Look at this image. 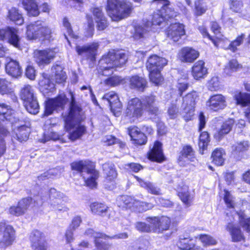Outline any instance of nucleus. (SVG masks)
I'll use <instances>...</instances> for the list:
<instances>
[{
  "instance_id": "nucleus-1",
  "label": "nucleus",
  "mask_w": 250,
  "mask_h": 250,
  "mask_svg": "<svg viewBox=\"0 0 250 250\" xmlns=\"http://www.w3.org/2000/svg\"><path fill=\"white\" fill-rule=\"evenodd\" d=\"M82 120L81 108L76 104L74 98L71 95L70 111L65 118L64 121L65 127L67 131H70L69 138L72 141L80 138L85 131L84 126L80 125Z\"/></svg>"
},
{
  "instance_id": "nucleus-2",
  "label": "nucleus",
  "mask_w": 250,
  "mask_h": 250,
  "mask_svg": "<svg viewBox=\"0 0 250 250\" xmlns=\"http://www.w3.org/2000/svg\"><path fill=\"white\" fill-rule=\"evenodd\" d=\"M132 4L125 0H107L106 10L112 21H118L128 17Z\"/></svg>"
},
{
  "instance_id": "nucleus-3",
  "label": "nucleus",
  "mask_w": 250,
  "mask_h": 250,
  "mask_svg": "<svg viewBox=\"0 0 250 250\" xmlns=\"http://www.w3.org/2000/svg\"><path fill=\"white\" fill-rule=\"evenodd\" d=\"M127 59L125 54L113 50L109 52L107 55L104 56L99 61V72L104 75H108L113 72L112 69L117 67H121L125 64Z\"/></svg>"
},
{
  "instance_id": "nucleus-4",
  "label": "nucleus",
  "mask_w": 250,
  "mask_h": 250,
  "mask_svg": "<svg viewBox=\"0 0 250 250\" xmlns=\"http://www.w3.org/2000/svg\"><path fill=\"white\" fill-rule=\"evenodd\" d=\"M71 167L72 169L82 173V176L87 186L90 188L96 187V180L99 177V172L95 170L93 163L86 161L76 162L71 164Z\"/></svg>"
},
{
  "instance_id": "nucleus-5",
  "label": "nucleus",
  "mask_w": 250,
  "mask_h": 250,
  "mask_svg": "<svg viewBox=\"0 0 250 250\" xmlns=\"http://www.w3.org/2000/svg\"><path fill=\"white\" fill-rule=\"evenodd\" d=\"M20 96L29 113L36 114L39 112V105L35 95L34 90L30 85L25 84L21 88Z\"/></svg>"
},
{
  "instance_id": "nucleus-6",
  "label": "nucleus",
  "mask_w": 250,
  "mask_h": 250,
  "mask_svg": "<svg viewBox=\"0 0 250 250\" xmlns=\"http://www.w3.org/2000/svg\"><path fill=\"white\" fill-rule=\"evenodd\" d=\"M26 35L29 40L42 38L49 40L51 37V30L42 21H38L30 23L26 27Z\"/></svg>"
},
{
  "instance_id": "nucleus-7",
  "label": "nucleus",
  "mask_w": 250,
  "mask_h": 250,
  "mask_svg": "<svg viewBox=\"0 0 250 250\" xmlns=\"http://www.w3.org/2000/svg\"><path fill=\"white\" fill-rule=\"evenodd\" d=\"M224 193V199L227 207L234 209L235 214L238 216L241 226L247 232H250V218H246L243 212L237 210L238 208L237 205L234 202L233 197L228 190H225Z\"/></svg>"
},
{
  "instance_id": "nucleus-8",
  "label": "nucleus",
  "mask_w": 250,
  "mask_h": 250,
  "mask_svg": "<svg viewBox=\"0 0 250 250\" xmlns=\"http://www.w3.org/2000/svg\"><path fill=\"white\" fill-rule=\"evenodd\" d=\"M198 95L196 91H192L187 94L183 99L182 114L186 121L191 120L194 113V106L198 99Z\"/></svg>"
},
{
  "instance_id": "nucleus-9",
  "label": "nucleus",
  "mask_w": 250,
  "mask_h": 250,
  "mask_svg": "<svg viewBox=\"0 0 250 250\" xmlns=\"http://www.w3.org/2000/svg\"><path fill=\"white\" fill-rule=\"evenodd\" d=\"M68 199L63 193L57 191L55 188H51L49 191L48 204L56 211H67L69 208L65 205Z\"/></svg>"
},
{
  "instance_id": "nucleus-10",
  "label": "nucleus",
  "mask_w": 250,
  "mask_h": 250,
  "mask_svg": "<svg viewBox=\"0 0 250 250\" xmlns=\"http://www.w3.org/2000/svg\"><path fill=\"white\" fill-rule=\"evenodd\" d=\"M142 101L138 98H132L127 103L125 113L126 116L134 121L142 116L144 110Z\"/></svg>"
},
{
  "instance_id": "nucleus-11",
  "label": "nucleus",
  "mask_w": 250,
  "mask_h": 250,
  "mask_svg": "<svg viewBox=\"0 0 250 250\" xmlns=\"http://www.w3.org/2000/svg\"><path fill=\"white\" fill-rule=\"evenodd\" d=\"M56 55L54 49H47L43 50H36L33 57L34 61L39 65L48 64L53 60Z\"/></svg>"
},
{
  "instance_id": "nucleus-12",
  "label": "nucleus",
  "mask_w": 250,
  "mask_h": 250,
  "mask_svg": "<svg viewBox=\"0 0 250 250\" xmlns=\"http://www.w3.org/2000/svg\"><path fill=\"white\" fill-rule=\"evenodd\" d=\"M146 220L151 224L152 230L157 233L168 230L171 223L170 218L167 216L149 217Z\"/></svg>"
},
{
  "instance_id": "nucleus-13",
  "label": "nucleus",
  "mask_w": 250,
  "mask_h": 250,
  "mask_svg": "<svg viewBox=\"0 0 250 250\" xmlns=\"http://www.w3.org/2000/svg\"><path fill=\"white\" fill-rule=\"evenodd\" d=\"M99 46L97 42H93L84 46L77 45L76 51L79 55L93 61L97 55Z\"/></svg>"
},
{
  "instance_id": "nucleus-14",
  "label": "nucleus",
  "mask_w": 250,
  "mask_h": 250,
  "mask_svg": "<svg viewBox=\"0 0 250 250\" xmlns=\"http://www.w3.org/2000/svg\"><path fill=\"white\" fill-rule=\"evenodd\" d=\"M7 40L8 42L14 46L20 47V38L18 35V31L14 28L7 27L0 29V40Z\"/></svg>"
},
{
  "instance_id": "nucleus-15",
  "label": "nucleus",
  "mask_w": 250,
  "mask_h": 250,
  "mask_svg": "<svg viewBox=\"0 0 250 250\" xmlns=\"http://www.w3.org/2000/svg\"><path fill=\"white\" fill-rule=\"evenodd\" d=\"M185 25L179 22L171 24L167 31V37L174 42H178L186 34Z\"/></svg>"
},
{
  "instance_id": "nucleus-16",
  "label": "nucleus",
  "mask_w": 250,
  "mask_h": 250,
  "mask_svg": "<svg viewBox=\"0 0 250 250\" xmlns=\"http://www.w3.org/2000/svg\"><path fill=\"white\" fill-rule=\"evenodd\" d=\"M33 250H47V246L44 234L38 230L32 231L30 237Z\"/></svg>"
},
{
  "instance_id": "nucleus-17",
  "label": "nucleus",
  "mask_w": 250,
  "mask_h": 250,
  "mask_svg": "<svg viewBox=\"0 0 250 250\" xmlns=\"http://www.w3.org/2000/svg\"><path fill=\"white\" fill-rule=\"evenodd\" d=\"M227 105L226 98L222 94L213 95L207 102V107L214 111L224 109Z\"/></svg>"
},
{
  "instance_id": "nucleus-18",
  "label": "nucleus",
  "mask_w": 250,
  "mask_h": 250,
  "mask_svg": "<svg viewBox=\"0 0 250 250\" xmlns=\"http://www.w3.org/2000/svg\"><path fill=\"white\" fill-rule=\"evenodd\" d=\"M167 63L164 58L153 55L149 57L146 62V67L149 71H161Z\"/></svg>"
},
{
  "instance_id": "nucleus-19",
  "label": "nucleus",
  "mask_w": 250,
  "mask_h": 250,
  "mask_svg": "<svg viewBox=\"0 0 250 250\" xmlns=\"http://www.w3.org/2000/svg\"><path fill=\"white\" fill-rule=\"evenodd\" d=\"M65 102V96H60L55 99H50L46 101L45 106L44 115L49 116L57 107H62Z\"/></svg>"
},
{
  "instance_id": "nucleus-20",
  "label": "nucleus",
  "mask_w": 250,
  "mask_h": 250,
  "mask_svg": "<svg viewBox=\"0 0 250 250\" xmlns=\"http://www.w3.org/2000/svg\"><path fill=\"white\" fill-rule=\"evenodd\" d=\"M195 159L194 152L190 146H184L178 158V162L180 166H185L189 162H194Z\"/></svg>"
},
{
  "instance_id": "nucleus-21",
  "label": "nucleus",
  "mask_w": 250,
  "mask_h": 250,
  "mask_svg": "<svg viewBox=\"0 0 250 250\" xmlns=\"http://www.w3.org/2000/svg\"><path fill=\"white\" fill-rule=\"evenodd\" d=\"M153 2L162 5L160 12L166 20L177 16V12L175 11L168 0H153Z\"/></svg>"
},
{
  "instance_id": "nucleus-22",
  "label": "nucleus",
  "mask_w": 250,
  "mask_h": 250,
  "mask_svg": "<svg viewBox=\"0 0 250 250\" xmlns=\"http://www.w3.org/2000/svg\"><path fill=\"white\" fill-rule=\"evenodd\" d=\"M199 55V52L196 50L188 47L182 48L179 52V56L181 61L185 62H192Z\"/></svg>"
},
{
  "instance_id": "nucleus-23",
  "label": "nucleus",
  "mask_w": 250,
  "mask_h": 250,
  "mask_svg": "<svg viewBox=\"0 0 250 250\" xmlns=\"http://www.w3.org/2000/svg\"><path fill=\"white\" fill-rule=\"evenodd\" d=\"M128 131L133 144L138 145H142L146 144L147 142L146 136L137 127H130L128 128Z\"/></svg>"
},
{
  "instance_id": "nucleus-24",
  "label": "nucleus",
  "mask_w": 250,
  "mask_h": 250,
  "mask_svg": "<svg viewBox=\"0 0 250 250\" xmlns=\"http://www.w3.org/2000/svg\"><path fill=\"white\" fill-rule=\"evenodd\" d=\"M3 225L4 229L0 236V243L2 245L7 246L11 245L15 239V230L11 226H5L4 224Z\"/></svg>"
},
{
  "instance_id": "nucleus-25",
  "label": "nucleus",
  "mask_w": 250,
  "mask_h": 250,
  "mask_svg": "<svg viewBox=\"0 0 250 250\" xmlns=\"http://www.w3.org/2000/svg\"><path fill=\"white\" fill-rule=\"evenodd\" d=\"M32 199L31 198H24L21 200L17 206H13L9 209V213L15 216H20L24 214L29 207Z\"/></svg>"
},
{
  "instance_id": "nucleus-26",
  "label": "nucleus",
  "mask_w": 250,
  "mask_h": 250,
  "mask_svg": "<svg viewBox=\"0 0 250 250\" xmlns=\"http://www.w3.org/2000/svg\"><path fill=\"white\" fill-rule=\"evenodd\" d=\"M103 99L107 101L110 106V109L113 112H118L122 106L118 96L113 91L104 94L103 97Z\"/></svg>"
},
{
  "instance_id": "nucleus-27",
  "label": "nucleus",
  "mask_w": 250,
  "mask_h": 250,
  "mask_svg": "<svg viewBox=\"0 0 250 250\" xmlns=\"http://www.w3.org/2000/svg\"><path fill=\"white\" fill-rule=\"evenodd\" d=\"M162 144L156 141L148 153V159L152 161L161 162L164 160V156L162 149Z\"/></svg>"
},
{
  "instance_id": "nucleus-28",
  "label": "nucleus",
  "mask_w": 250,
  "mask_h": 250,
  "mask_svg": "<svg viewBox=\"0 0 250 250\" xmlns=\"http://www.w3.org/2000/svg\"><path fill=\"white\" fill-rule=\"evenodd\" d=\"M208 73V69L205 66V62L202 60L196 62L192 67V75L196 80L204 78Z\"/></svg>"
},
{
  "instance_id": "nucleus-29",
  "label": "nucleus",
  "mask_w": 250,
  "mask_h": 250,
  "mask_svg": "<svg viewBox=\"0 0 250 250\" xmlns=\"http://www.w3.org/2000/svg\"><path fill=\"white\" fill-rule=\"evenodd\" d=\"M0 93L1 95H9L14 102L17 101V97L14 93L11 83L5 79L0 78Z\"/></svg>"
},
{
  "instance_id": "nucleus-30",
  "label": "nucleus",
  "mask_w": 250,
  "mask_h": 250,
  "mask_svg": "<svg viewBox=\"0 0 250 250\" xmlns=\"http://www.w3.org/2000/svg\"><path fill=\"white\" fill-rule=\"evenodd\" d=\"M103 173L106 182H114L117 177V172L112 163H106L103 165Z\"/></svg>"
},
{
  "instance_id": "nucleus-31",
  "label": "nucleus",
  "mask_w": 250,
  "mask_h": 250,
  "mask_svg": "<svg viewBox=\"0 0 250 250\" xmlns=\"http://www.w3.org/2000/svg\"><path fill=\"white\" fill-rule=\"evenodd\" d=\"M13 124L17 139L21 142L27 140L29 134V129L23 125H21L19 126L17 125L16 122L13 123Z\"/></svg>"
},
{
  "instance_id": "nucleus-32",
  "label": "nucleus",
  "mask_w": 250,
  "mask_h": 250,
  "mask_svg": "<svg viewBox=\"0 0 250 250\" xmlns=\"http://www.w3.org/2000/svg\"><path fill=\"white\" fill-rule=\"evenodd\" d=\"M6 73L13 77L17 78L21 75V68L19 62L14 60H11L5 66Z\"/></svg>"
},
{
  "instance_id": "nucleus-33",
  "label": "nucleus",
  "mask_w": 250,
  "mask_h": 250,
  "mask_svg": "<svg viewBox=\"0 0 250 250\" xmlns=\"http://www.w3.org/2000/svg\"><path fill=\"white\" fill-rule=\"evenodd\" d=\"M147 82L145 79L138 75L132 76L129 80V85L131 88L143 91L146 86Z\"/></svg>"
},
{
  "instance_id": "nucleus-34",
  "label": "nucleus",
  "mask_w": 250,
  "mask_h": 250,
  "mask_svg": "<svg viewBox=\"0 0 250 250\" xmlns=\"http://www.w3.org/2000/svg\"><path fill=\"white\" fill-rule=\"evenodd\" d=\"M227 229L231 236L233 242H239L244 239V235L238 226L235 224L229 223L227 226Z\"/></svg>"
},
{
  "instance_id": "nucleus-35",
  "label": "nucleus",
  "mask_w": 250,
  "mask_h": 250,
  "mask_svg": "<svg viewBox=\"0 0 250 250\" xmlns=\"http://www.w3.org/2000/svg\"><path fill=\"white\" fill-rule=\"evenodd\" d=\"M22 3L30 16H37L39 15L38 6L35 0H22Z\"/></svg>"
},
{
  "instance_id": "nucleus-36",
  "label": "nucleus",
  "mask_w": 250,
  "mask_h": 250,
  "mask_svg": "<svg viewBox=\"0 0 250 250\" xmlns=\"http://www.w3.org/2000/svg\"><path fill=\"white\" fill-rule=\"evenodd\" d=\"M234 121L233 119H229L225 121L222 125L220 129L214 135L216 139L220 140L224 135L228 134L232 129Z\"/></svg>"
},
{
  "instance_id": "nucleus-37",
  "label": "nucleus",
  "mask_w": 250,
  "mask_h": 250,
  "mask_svg": "<svg viewBox=\"0 0 250 250\" xmlns=\"http://www.w3.org/2000/svg\"><path fill=\"white\" fill-rule=\"evenodd\" d=\"M155 99L153 96L145 97L142 101L143 106H145L150 114L156 115L158 110V108L154 105Z\"/></svg>"
},
{
  "instance_id": "nucleus-38",
  "label": "nucleus",
  "mask_w": 250,
  "mask_h": 250,
  "mask_svg": "<svg viewBox=\"0 0 250 250\" xmlns=\"http://www.w3.org/2000/svg\"><path fill=\"white\" fill-rule=\"evenodd\" d=\"M165 20H166L163 15L159 11L158 13H154L151 21H147L145 23V26L147 28L151 27L154 28V26L163 24Z\"/></svg>"
},
{
  "instance_id": "nucleus-39",
  "label": "nucleus",
  "mask_w": 250,
  "mask_h": 250,
  "mask_svg": "<svg viewBox=\"0 0 250 250\" xmlns=\"http://www.w3.org/2000/svg\"><path fill=\"white\" fill-rule=\"evenodd\" d=\"M52 70L54 73V77L56 83H61L65 81L66 75L62 66L55 65L52 67Z\"/></svg>"
},
{
  "instance_id": "nucleus-40",
  "label": "nucleus",
  "mask_w": 250,
  "mask_h": 250,
  "mask_svg": "<svg viewBox=\"0 0 250 250\" xmlns=\"http://www.w3.org/2000/svg\"><path fill=\"white\" fill-rule=\"evenodd\" d=\"M108 207L100 203H93L90 205L92 212L100 216H104L108 211Z\"/></svg>"
},
{
  "instance_id": "nucleus-41",
  "label": "nucleus",
  "mask_w": 250,
  "mask_h": 250,
  "mask_svg": "<svg viewBox=\"0 0 250 250\" xmlns=\"http://www.w3.org/2000/svg\"><path fill=\"white\" fill-rule=\"evenodd\" d=\"M225 151L223 149L217 148L212 153L213 162L217 166H222L225 161Z\"/></svg>"
},
{
  "instance_id": "nucleus-42",
  "label": "nucleus",
  "mask_w": 250,
  "mask_h": 250,
  "mask_svg": "<svg viewBox=\"0 0 250 250\" xmlns=\"http://www.w3.org/2000/svg\"><path fill=\"white\" fill-rule=\"evenodd\" d=\"M134 198L127 195H123L120 197L117 200L118 206L122 208L130 209L132 208Z\"/></svg>"
},
{
  "instance_id": "nucleus-43",
  "label": "nucleus",
  "mask_w": 250,
  "mask_h": 250,
  "mask_svg": "<svg viewBox=\"0 0 250 250\" xmlns=\"http://www.w3.org/2000/svg\"><path fill=\"white\" fill-rule=\"evenodd\" d=\"M177 245L180 249L183 250H190L195 246V244L192 239L181 236L180 237Z\"/></svg>"
},
{
  "instance_id": "nucleus-44",
  "label": "nucleus",
  "mask_w": 250,
  "mask_h": 250,
  "mask_svg": "<svg viewBox=\"0 0 250 250\" xmlns=\"http://www.w3.org/2000/svg\"><path fill=\"white\" fill-rule=\"evenodd\" d=\"M8 17L10 20L18 25H21L23 23L21 15L16 8H12L9 10Z\"/></svg>"
},
{
  "instance_id": "nucleus-45",
  "label": "nucleus",
  "mask_w": 250,
  "mask_h": 250,
  "mask_svg": "<svg viewBox=\"0 0 250 250\" xmlns=\"http://www.w3.org/2000/svg\"><path fill=\"white\" fill-rule=\"evenodd\" d=\"M234 98L237 104H240L242 106H246L250 104V94L239 92L235 94Z\"/></svg>"
},
{
  "instance_id": "nucleus-46",
  "label": "nucleus",
  "mask_w": 250,
  "mask_h": 250,
  "mask_svg": "<svg viewBox=\"0 0 250 250\" xmlns=\"http://www.w3.org/2000/svg\"><path fill=\"white\" fill-rule=\"evenodd\" d=\"M196 238L199 239L204 246H213L217 244V241L209 235L200 234Z\"/></svg>"
},
{
  "instance_id": "nucleus-47",
  "label": "nucleus",
  "mask_w": 250,
  "mask_h": 250,
  "mask_svg": "<svg viewBox=\"0 0 250 250\" xmlns=\"http://www.w3.org/2000/svg\"><path fill=\"white\" fill-rule=\"evenodd\" d=\"M249 143L246 141L237 142L231 148L232 151L236 154L247 151L249 148Z\"/></svg>"
},
{
  "instance_id": "nucleus-48",
  "label": "nucleus",
  "mask_w": 250,
  "mask_h": 250,
  "mask_svg": "<svg viewBox=\"0 0 250 250\" xmlns=\"http://www.w3.org/2000/svg\"><path fill=\"white\" fill-rule=\"evenodd\" d=\"M245 38V35L242 34L239 36L235 40L230 42L226 49H229L231 51L235 52L237 50V47L242 44Z\"/></svg>"
},
{
  "instance_id": "nucleus-49",
  "label": "nucleus",
  "mask_w": 250,
  "mask_h": 250,
  "mask_svg": "<svg viewBox=\"0 0 250 250\" xmlns=\"http://www.w3.org/2000/svg\"><path fill=\"white\" fill-rule=\"evenodd\" d=\"M195 14L201 16L205 13L207 10V7L203 0H196L194 2Z\"/></svg>"
},
{
  "instance_id": "nucleus-50",
  "label": "nucleus",
  "mask_w": 250,
  "mask_h": 250,
  "mask_svg": "<svg viewBox=\"0 0 250 250\" xmlns=\"http://www.w3.org/2000/svg\"><path fill=\"white\" fill-rule=\"evenodd\" d=\"M209 142V137L208 133L206 131L203 132L200 134L199 142V146L200 149H202V154L203 151L206 149Z\"/></svg>"
},
{
  "instance_id": "nucleus-51",
  "label": "nucleus",
  "mask_w": 250,
  "mask_h": 250,
  "mask_svg": "<svg viewBox=\"0 0 250 250\" xmlns=\"http://www.w3.org/2000/svg\"><path fill=\"white\" fill-rule=\"evenodd\" d=\"M178 195L187 207L191 206L193 197L188 191L179 192Z\"/></svg>"
},
{
  "instance_id": "nucleus-52",
  "label": "nucleus",
  "mask_w": 250,
  "mask_h": 250,
  "mask_svg": "<svg viewBox=\"0 0 250 250\" xmlns=\"http://www.w3.org/2000/svg\"><path fill=\"white\" fill-rule=\"evenodd\" d=\"M240 67V65L238 64V62L236 60H232L226 66L225 72L227 75H230L232 73L236 71Z\"/></svg>"
},
{
  "instance_id": "nucleus-53",
  "label": "nucleus",
  "mask_w": 250,
  "mask_h": 250,
  "mask_svg": "<svg viewBox=\"0 0 250 250\" xmlns=\"http://www.w3.org/2000/svg\"><path fill=\"white\" fill-rule=\"evenodd\" d=\"M8 134L7 129L3 127H0V156L5 151L6 146L4 138Z\"/></svg>"
},
{
  "instance_id": "nucleus-54",
  "label": "nucleus",
  "mask_w": 250,
  "mask_h": 250,
  "mask_svg": "<svg viewBox=\"0 0 250 250\" xmlns=\"http://www.w3.org/2000/svg\"><path fill=\"white\" fill-rule=\"evenodd\" d=\"M4 108L5 110H1V114H0V120H3L5 119L6 120H9L12 122V123L13 124V122L12 121L13 117V114H14L13 110L8 108V106L4 104Z\"/></svg>"
},
{
  "instance_id": "nucleus-55",
  "label": "nucleus",
  "mask_w": 250,
  "mask_h": 250,
  "mask_svg": "<svg viewBox=\"0 0 250 250\" xmlns=\"http://www.w3.org/2000/svg\"><path fill=\"white\" fill-rule=\"evenodd\" d=\"M149 72V79L155 85L159 84L163 79L161 74V71H152Z\"/></svg>"
},
{
  "instance_id": "nucleus-56",
  "label": "nucleus",
  "mask_w": 250,
  "mask_h": 250,
  "mask_svg": "<svg viewBox=\"0 0 250 250\" xmlns=\"http://www.w3.org/2000/svg\"><path fill=\"white\" fill-rule=\"evenodd\" d=\"M123 79L118 76H113L106 79L104 81L106 85L111 86H115L122 83Z\"/></svg>"
},
{
  "instance_id": "nucleus-57",
  "label": "nucleus",
  "mask_w": 250,
  "mask_h": 250,
  "mask_svg": "<svg viewBox=\"0 0 250 250\" xmlns=\"http://www.w3.org/2000/svg\"><path fill=\"white\" fill-rule=\"evenodd\" d=\"M208 87L210 91H217L220 87V84L218 77H213L208 82Z\"/></svg>"
},
{
  "instance_id": "nucleus-58",
  "label": "nucleus",
  "mask_w": 250,
  "mask_h": 250,
  "mask_svg": "<svg viewBox=\"0 0 250 250\" xmlns=\"http://www.w3.org/2000/svg\"><path fill=\"white\" fill-rule=\"evenodd\" d=\"M199 30L204 37H208L211 40L215 46L218 47L219 44L221 42L220 39H218V40L213 39L208 33L207 28L204 25L199 26Z\"/></svg>"
},
{
  "instance_id": "nucleus-59",
  "label": "nucleus",
  "mask_w": 250,
  "mask_h": 250,
  "mask_svg": "<svg viewBox=\"0 0 250 250\" xmlns=\"http://www.w3.org/2000/svg\"><path fill=\"white\" fill-rule=\"evenodd\" d=\"M243 7L241 0H231L230 8L234 12L240 13Z\"/></svg>"
},
{
  "instance_id": "nucleus-60",
  "label": "nucleus",
  "mask_w": 250,
  "mask_h": 250,
  "mask_svg": "<svg viewBox=\"0 0 250 250\" xmlns=\"http://www.w3.org/2000/svg\"><path fill=\"white\" fill-rule=\"evenodd\" d=\"M135 228L141 232H149L152 230L150 224L147 225L146 223L142 222H137L135 224Z\"/></svg>"
},
{
  "instance_id": "nucleus-61",
  "label": "nucleus",
  "mask_w": 250,
  "mask_h": 250,
  "mask_svg": "<svg viewBox=\"0 0 250 250\" xmlns=\"http://www.w3.org/2000/svg\"><path fill=\"white\" fill-rule=\"evenodd\" d=\"M43 79L41 80L39 83L41 86L44 87L46 89H50L54 87V84L52 83L47 75L45 74H42Z\"/></svg>"
},
{
  "instance_id": "nucleus-62",
  "label": "nucleus",
  "mask_w": 250,
  "mask_h": 250,
  "mask_svg": "<svg viewBox=\"0 0 250 250\" xmlns=\"http://www.w3.org/2000/svg\"><path fill=\"white\" fill-rule=\"evenodd\" d=\"M62 24L63 26L66 29L67 32L69 36L75 39L78 38V36L74 35L73 33L71 28V24L67 18L65 17L63 19Z\"/></svg>"
},
{
  "instance_id": "nucleus-63",
  "label": "nucleus",
  "mask_w": 250,
  "mask_h": 250,
  "mask_svg": "<svg viewBox=\"0 0 250 250\" xmlns=\"http://www.w3.org/2000/svg\"><path fill=\"white\" fill-rule=\"evenodd\" d=\"M188 87V83L187 81L180 79L178 80L177 87L178 89L179 94L182 95L183 92L186 91Z\"/></svg>"
},
{
  "instance_id": "nucleus-64",
  "label": "nucleus",
  "mask_w": 250,
  "mask_h": 250,
  "mask_svg": "<svg viewBox=\"0 0 250 250\" xmlns=\"http://www.w3.org/2000/svg\"><path fill=\"white\" fill-rule=\"evenodd\" d=\"M168 115L170 119L176 118L179 114V110L176 105L172 104L168 108Z\"/></svg>"
}]
</instances>
